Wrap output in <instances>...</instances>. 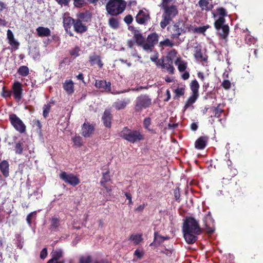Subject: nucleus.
<instances>
[{"label":"nucleus","mask_w":263,"mask_h":263,"mask_svg":"<svg viewBox=\"0 0 263 263\" xmlns=\"http://www.w3.org/2000/svg\"><path fill=\"white\" fill-rule=\"evenodd\" d=\"M183 236L188 244H193L197 240V236L201 232L199 223L193 217L186 218L182 228Z\"/></svg>","instance_id":"f257e3e1"},{"label":"nucleus","mask_w":263,"mask_h":263,"mask_svg":"<svg viewBox=\"0 0 263 263\" xmlns=\"http://www.w3.org/2000/svg\"><path fill=\"white\" fill-rule=\"evenodd\" d=\"M176 0H162L160 6L163 10L162 17L160 25L164 29L168 25L178 13L177 6L175 5Z\"/></svg>","instance_id":"f03ea898"},{"label":"nucleus","mask_w":263,"mask_h":263,"mask_svg":"<svg viewBox=\"0 0 263 263\" xmlns=\"http://www.w3.org/2000/svg\"><path fill=\"white\" fill-rule=\"evenodd\" d=\"M126 3L123 0H109L106 8L111 15L116 16L122 13L125 9Z\"/></svg>","instance_id":"7ed1b4c3"},{"label":"nucleus","mask_w":263,"mask_h":263,"mask_svg":"<svg viewBox=\"0 0 263 263\" xmlns=\"http://www.w3.org/2000/svg\"><path fill=\"white\" fill-rule=\"evenodd\" d=\"M120 136L130 143H136L143 139V136L139 130H132L124 127L120 132Z\"/></svg>","instance_id":"20e7f679"},{"label":"nucleus","mask_w":263,"mask_h":263,"mask_svg":"<svg viewBox=\"0 0 263 263\" xmlns=\"http://www.w3.org/2000/svg\"><path fill=\"white\" fill-rule=\"evenodd\" d=\"M151 104V99L148 96L141 95L136 99L135 109L139 111L143 108L148 107Z\"/></svg>","instance_id":"39448f33"},{"label":"nucleus","mask_w":263,"mask_h":263,"mask_svg":"<svg viewBox=\"0 0 263 263\" xmlns=\"http://www.w3.org/2000/svg\"><path fill=\"white\" fill-rule=\"evenodd\" d=\"M158 41V35L156 33H154L148 35L145 43L143 45V49L147 51H152Z\"/></svg>","instance_id":"423d86ee"},{"label":"nucleus","mask_w":263,"mask_h":263,"mask_svg":"<svg viewBox=\"0 0 263 263\" xmlns=\"http://www.w3.org/2000/svg\"><path fill=\"white\" fill-rule=\"evenodd\" d=\"M60 177L65 182L73 186H76L80 183L79 179L75 175L72 174H68L65 172H62Z\"/></svg>","instance_id":"0eeeda50"},{"label":"nucleus","mask_w":263,"mask_h":263,"mask_svg":"<svg viewBox=\"0 0 263 263\" xmlns=\"http://www.w3.org/2000/svg\"><path fill=\"white\" fill-rule=\"evenodd\" d=\"M12 125L16 130L20 133H23L25 130V126L21 119L16 115L12 114L9 117Z\"/></svg>","instance_id":"6e6552de"},{"label":"nucleus","mask_w":263,"mask_h":263,"mask_svg":"<svg viewBox=\"0 0 263 263\" xmlns=\"http://www.w3.org/2000/svg\"><path fill=\"white\" fill-rule=\"evenodd\" d=\"M23 88L22 85L18 81H15L12 86V92L13 97L17 101H20L23 97Z\"/></svg>","instance_id":"1a4fd4ad"},{"label":"nucleus","mask_w":263,"mask_h":263,"mask_svg":"<svg viewBox=\"0 0 263 263\" xmlns=\"http://www.w3.org/2000/svg\"><path fill=\"white\" fill-rule=\"evenodd\" d=\"M204 224L205 226V231L209 234H212L215 231V228L214 227V220L210 214H208L205 217L204 220Z\"/></svg>","instance_id":"9d476101"},{"label":"nucleus","mask_w":263,"mask_h":263,"mask_svg":"<svg viewBox=\"0 0 263 263\" xmlns=\"http://www.w3.org/2000/svg\"><path fill=\"white\" fill-rule=\"evenodd\" d=\"M95 86L102 91L110 92L111 90V83L105 80H97L95 82Z\"/></svg>","instance_id":"9b49d317"},{"label":"nucleus","mask_w":263,"mask_h":263,"mask_svg":"<svg viewBox=\"0 0 263 263\" xmlns=\"http://www.w3.org/2000/svg\"><path fill=\"white\" fill-rule=\"evenodd\" d=\"M215 27L218 32V34L222 39H226L229 32V27L228 25L221 24L219 26L216 25V22H215Z\"/></svg>","instance_id":"f8f14e48"},{"label":"nucleus","mask_w":263,"mask_h":263,"mask_svg":"<svg viewBox=\"0 0 263 263\" xmlns=\"http://www.w3.org/2000/svg\"><path fill=\"white\" fill-rule=\"evenodd\" d=\"M149 18V14L146 10H141L136 17V21L140 24H145Z\"/></svg>","instance_id":"ddd939ff"},{"label":"nucleus","mask_w":263,"mask_h":263,"mask_svg":"<svg viewBox=\"0 0 263 263\" xmlns=\"http://www.w3.org/2000/svg\"><path fill=\"white\" fill-rule=\"evenodd\" d=\"M0 171L5 177L9 176V164L7 160H3L0 162Z\"/></svg>","instance_id":"4468645a"},{"label":"nucleus","mask_w":263,"mask_h":263,"mask_svg":"<svg viewBox=\"0 0 263 263\" xmlns=\"http://www.w3.org/2000/svg\"><path fill=\"white\" fill-rule=\"evenodd\" d=\"M181 24H176L173 27L172 36L173 38H178L180 34L184 32V29L180 26Z\"/></svg>","instance_id":"2eb2a0df"},{"label":"nucleus","mask_w":263,"mask_h":263,"mask_svg":"<svg viewBox=\"0 0 263 263\" xmlns=\"http://www.w3.org/2000/svg\"><path fill=\"white\" fill-rule=\"evenodd\" d=\"M74 20L71 17L64 15L63 17V26L67 32H68L72 25L73 26Z\"/></svg>","instance_id":"dca6fc26"},{"label":"nucleus","mask_w":263,"mask_h":263,"mask_svg":"<svg viewBox=\"0 0 263 263\" xmlns=\"http://www.w3.org/2000/svg\"><path fill=\"white\" fill-rule=\"evenodd\" d=\"M217 13L219 15V17L218 20H217L215 22H216V25L219 26L221 24H224L225 22V19L224 16L227 15V12L225 9L223 8H219L217 9Z\"/></svg>","instance_id":"f3484780"},{"label":"nucleus","mask_w":263,"mask_h":263,"mask_svg":"<svg viewBox=\"0 0 263 263\" xmlns=\"http://www.w3.org/2000/svg\"><path fill=\"white\" fill-rule=\"evenodd\" d=\"M130 100L128 98H125L122 100H118L115 102L113 106L117 109L120 110L124 108L129 103Z\"/></svg>","instance_id":"a211bd4d"},{"label":"nucleus","mask_w":263,"mask_h":263,"mask_svg":"<svg viewBox=\"0 0 263 263\" xmlns=\"http://www.w3.org/2000/svg\"><path fill=\"white\" fill-rule=\"evenodd\" d=\"M73 28L74 31L78 33H82L86 31L87 27L86 26L83 25L81 21L77 20L74 21L73 24Z\"/></svg>","instance_id":"6ab92c4d"},{"label":"nucleus","mask_w":263,"mask_h":263,"mask_svg":"<svg viewBox=\"0 0 263 263\" xmlns=\"http://www.w3.org/2000/svg\"><path fill=\"white\" fill-rule=\"evenodd\" d=\"M93 131V127L91 125L84 123L82 128V135L85 137H88L92 133Z\"/></svg>","instance_id":"aec40b11"},{"label":"nucleus","mask_w":263,"mask_h":263,"mask_svg":"<svg viewBox=\"0 0 263 263\" xmlns=\"http://www.w3.org/2000/svg\"><path fill=\"white\" fill-rule=\"evenodd\" d=\"M162 67L166 69L170 73H173L174 68L173 66V61L171 60L164 59L163 60Z\"/></svg>","instance_id":"412c9836"},{"label":"nucleus","mask_w":263,"mask_h":263,"mask_svg":"<svg viewBox=\"0 0 263 263\" xmlns=\"http://www.w3.org/2000/svg\"><path fill=\"white\" fill-rule=\"evenodd\" d=\"M111 115L110 110H106L102 117V120L106 127H110L111 126Z\"/></svg>","instance_id":"4be33fe9"},{"label":"nucleus","mask_w":263,"mask_h":263,"mask_svg":"<svg viewBox=\"0 0 263 263\" xmlns=\"http://www.w3.org/2000/svg\"><path fill=\"white\" fill-rule=\"evenodd\" d=\"M63 88L68 95L72 94L74 91L73 83L72 80H66L63 83Z\"/></svg>","instance_id":"5701e85b"},{"label":"nucleus","mask_w":263,"mask_h":263,"mask_svg":"<svg viewBox=\"0 0 263 263\" xmlns=\"http://www.w3.org/2000/svg\"><path fill=\"white\" fill-rule=\"evenodd\" d=\"M175 64L178 66V70L181 72L185 71L187 68V63L180 58H178L175 60Z\"/></svg>","instance_id":"b1692460"},{"label":"nucleus","mask_w":263,"mask_h":263,"mask_svg":"<svg viewBox=\"0 0 263 263\" xmlns=\"http://www.w3.org/2000/svg\"><path fill=\"white\" fill-rule=\"evenodd\" d=\"M63 254V252L61 249H58L53 250L51 253L52 258L50 259L47 263H52V262H54V260H59L62 257Z\"/></svg>","instance_id":"393cba45"},{"label":"nucleus","mask_w":263,"mask_h":263,"mask_svg":"<svg viewBox=\"0 0 263 263\" xmlns=\"http://www.w3.org/2000/svg\"><path fill=\"white\" fill-rule=\"evenodd\" d=\"M207 143V138L205 137H201L195 142V147L198 149H203Z\"/></svg>","instance_id":"a878e982"},{"label":"nucleus","mask_w":263,"mask_h":263,"mask_svg":"<svg viewBox=\"0 0 263 263\" xmlns=\"http://www.w3.org/2000/svg\"><path fill=\"white\" fill-rule=\"evenodd\" d=\"M7 39L9 41L10 45L15 48H17L19 45L18 43L15 40L13 32L10 29L7 30Z\"/></svg>","instance_id":"bb28decb"},{"label":"nucleus","mask_w":263,"mask_h":263,"mask_svg":"<svg viewBox=\"0 0 263 263\" xmlns=\"http://www.w3.org/2000/svg\"><path fill=\"white\" fill-rule=\"evenodd\" d=\"M37 35L41 37L48 36L50 35V30L47 27H39L36 29Z\"/></svg>","instance_id":"cd10ccee"},{"label":"nucleus","mask_w":263,"mask_h":263,"mask_svg":"<svg viewBox=\"0 0 263 263\" xmlns=\"http://www.w3.org/2000/svg\"><path fill=\"white\" fill-rule=\"evenodd\" d=\"M198 5L202 10L209 11L212 9L213 6L207 0H200Z\"/></svg>","instance_id":"c85d7f7f"},{"label":"nucleus","mask_w":263,"mask_h":263,"mask_svg":"<svg viewBox=\"0 0 263 263\" xmlns=\"http://www.w3.org/2000/svg\"><path fill=\"white\" fill-rule=\"evenodd\" d=\"M142 240V235L140 234H133L129 238V240L135 245H138Z\"/></svg>","instance_id":"c756f323"},{"label":"nucleus","mask_w":263,"mask_h":263,"mask_svg":"<svg viewBox=\"0 0 263 263\" xmlns=\"http://www.w3.org/2000/svg\"><path fill=\"white\" fill-rule=\"evenodd\" d=\"M199 95H195L192 93V95L190 97V98L187 99L185 105L184 106V109H186L189 106L192 105L193 103L195 102L197 99Z\"/></svg>","instance_id":"7c9ffc66"},{"label":"nucleus","mask_w":263,"mask_h":263,"mask_svg":"<svg viewBox=\"0 0 263 263\" xmlns=\"http://www.w3.org/2000/svg\"><path fill=\"white\" fill-rule=\"evenodd\" d=\"M190 87L193 94L199 95L198 89L199 88V85L197 80H194L191 82Z\"/></svg>","instance_id":"2f4dec72"},{"label":"nucleus","mask_w":263,"mask_h":263,"mask_svg":"<svg viewBox=\"0 0 263 263\" xmlns=\"http://www.w3.org/2000/svg\"><path fill=\"white\" fill-rule=\"evenodd\" d=\"M24 148V143L23 142L19 141L16 143L14 150L16 154L20 155L23 153Z\"/></svg>","instance_id":"473e14b6"},{"label":"nucleus","mask_w":263,"mask_h":263,"mask_svg":"<svg viewBox=\"0 0 263 263\" xmlns=\"http://www.w3.org/2000/svg\"><path fill=\"white\" fill-rule=\"evenodd\" d=\"M134 38L137 44L139 46H142L143 48V45L145 43V41L142 35L140 33H135L134 35Z\"/></svg>","instance_id":"72a5a7b5"},{"label":"nucleus","mask_w":263,"mask_h":263,"mask_svg":"<svg viewBox=\"0 0 263 263\" xmlns=\"http://www.w3.org/2000/svg\"><path fill=\"white\" fill-rule=\"evenodd\" d=\"M78 19L83 22H88L91 17V15L88 12L80 13L78 15Z\"/></svg>","instance_id":"f704fd0d"},{"label":"nucleus","mask_w":263,"mask_h":263,"mask_svg":"<svg viewBox=\"0 0 263 263\" xmlns=\"http://www.w3.org/2000/svg\"><path fill=\"white\" fill-rule=\"evenodd\" d=\"M220 106V104H218L217 107L212 108L211 109L215 117L219 118L223 111V110L221 108Z\"/></svg>","instance_id":"c9c22d12"},{"label":"nucleus","mask_w":263,"mask_h":263,"mask_svg":"<svg viewBox=\"0 0 263 263\" xmlns=\"http://www.w3.org/2000/svg\"><path fill=\"white\" fill-rule=\"evenodd\" d=\"M166 239L167 237H164L160 235H157L156 234H155L154 241L152 243H151L150 245L152 246L155 243L160 245Z\"/></svg>","instance_id":"e433bc0d"},{"label":"nucleus","mask_w":263,"mask_h":263,"mask_svg":"<svg viewBox=\"0 0 263 263\" xmlns=\"http://www.w3.org/2000/svg\"><path fill=\"white\" fill-rule=\"evenodd\" d=\"M17 72L22 76H27L29 74V68L26 66H22L18 68Z\"/></svg>","instance_id":"4c0bfd02"},{"label":"nucleus","mask_w":263,"mask_h":263,"mask_svg":"<svg viewBox=\"0 0 263 263\" xmlns=\"http://www.w3.org/2000/svg\"><path fill=\"white\" fill-rule=\"evenodd\" d=\"M110 180L109 176V172L106 171L105 173H103V177L101 181V184L102 186L107 188L105 185V183L107 182Z\"/></svg>","instance_id":"58836bf2"},{"label":"nucleus","mask_w":263,"mask_h":263,"mask_svg":"<svg viewBox=\"0 0 263 263\" xmlns=\"http://www.w3.org/2000/svg\"><path fill=\"white\" fill-rule=\"evenodd\" d=\"M195 58L199 61H204L206 59L203 56L202 53L200 49L197 48L194 53Z\"/></svg>","instance_id":"ea45409f"},{"label":"nucleus","mask_w":263,"mask_h":263,"mask_svg":"<svg viewBox=\"0 0 263 263\" xmlns=\"http://www.w3.org/2000/svg\"><path fill=\"white\" fill-rule=\"evenodd\" d=\"M59 226V219L57 217H52L51 221V229L57 230Z\"/></svg>","instance_id":"a19ab883"},{"label":"nucleus","mask_w":263,"mask_h":263,"mask_svg":"<svg viewBox=\"0 0 263 263\" xmlns=\"http://www.w3.org/2000/svg\"><path fill=\"white\" fill-rule=\"evenodd\" d=\"M160 46L162 47H172L174 46V43L169 39H166L163 41L160 42Z\"/></svg>","instance_id":"79ce46f5"},{"label":"nucleus","mask_w":263,"mask_h":263,"mask_svg":"<svg viewBox=\"0 0 263 263\" xmlns=\"http://www.w3.org/2000/svg\"><path fill=\"white\" fill-rule=\"evenodd\" d=\"M50 108H51V106L49 104V103H48V104L44 105L43 108V115L44 118H46L48 116L49 111L50 110Z\"/></svg>","instance_id":"37998d69"},{"label":"nucleus","mask_w":263,"mask_h":263,"mask_svg":"<svg viewBox=\"0 0 263 263\" xmlns=\"http://www.w3.org/2000/svg\"><path fill=\"white\" fill-rule=\"evenodd\" d=\"M36 212L34 211L29 214L26 218L27 223L30 225L32 222V219L36 217Z\"/></svg>","instance_id":"c03bdc74"},{"label":"nucleus","mask_w":263,"mask_h":263,"mask_svg":"<svg viewBox=\"0 0 263 263\" xmlns=\"http://www.w3.org/2000/svg\"><path fill=\"white\" fill-rule=\"evenodd\" d=\"M109 24L113 28H117L119 25L117 20L114 17H111L109 20Z\"/></svg>","instance_id":"a18cd8bd"},{"label":"nucleus","mask_w":263,"mask_h":263,"mask_svg":"<svg viewBox=\"0 0 263 263\" xmlns=\"http://www.w3.org/2000/svg\"><path fill=\"white\" fill-rule=\"evenodd\" d=\"M174 92L177 97L183 96L184 93V88L183 87H178L175 89Z\"/></svg>","instance_id":"49530a36"},{"label":"nucleus","mask_w":263,"mask_h":263,"mask_svg":"<svg viewBox=\"0 0 263 263\" xmlns=\"http://www.w3.org/2000/svg\"><path fill=\"white\" fill-rule=\"evenodd\" d=\"M73 2L74 6L78 8L82 7L86 4L85 0H74Z\"/></svg>","instance_id":"de8ad7c7"},{"label":"nucleus","mask_w":263,"mask_h":263,"mask_svg":"<svg viewBox=\"0 0 263 263\" xmlns=\"http://www.w3.org/2000/svg\"><path fill=\"white\" fill-rule=\"evenodd\" d=\"M91 257L90 256H82L80 258V263H90Z\"/></svg>","instance_id":"09e8293b"},{"label":"nucleus","mask_w":263,"mask_h":263,"mask_svg":"<svg viewBox=\"0 0 263 263\" xmlns=\"http://www.w3.org/2000/svg\"><path fill=\"white\" fill-rule=\"evenodd\" d=\"M72 141L74 144L78 146H80L82 145V138L80 136L74 137L72 139Z\"/></svg>","instance_id":"8fccbe9b"},{"label":"nucleus","mask_w":263,"mask_h":263,"mask_svg":"<svg viewBox=\"0 0 263 263\" xmlns=\"http://www.w3.org/2000/svg\"><path fill=\"white\" fill-rule=\"evenodd\" d=\"M80 48L78 47H76L74 49H72L70 51V53L71 55L73 56L74 57H77L80 55Z\"/></svg>","instance_id":"3c124183"},{"label":"nucleus","mask_w":263,"mask_h":263,"mask_svg":"<svg viewBox=\"0 0 263 263\" xmlns=\"http://www.w3.org/2000/svg\"><path fill=\"white\" fill-rule=\"evenodd\" d=\"M207 28L208 27L205 26L196 27L194 29V32L198 33H203L206 31Z\"/></svg>","instance_id":"603ef678"},{"label":"nucleus","mask_w":263,"mask_h":263,"mask_svg":"<svg viewBox=\"0 0 263 263\" xmlns=\"http://www.w3.org/2000/svg\"><path fill=\"white\" fill-rule=\"evenodd\" d=\"M176 53L177 52L175 50H171L170 52H169L165 59L167 60H171L173 61V59L176 56Z\"/></svg>","instance_id":"864d4df0"},{"label":"nucleus","mask_w":263,"mask_h":263,"mask_svg":"<svg viewBox=\"0 0 263 263\" xmlns=\"http://www.w3.org/2000/svg\"><path fill=\"white\" fill-rule=\"evenodd\" d=\"M90 59V62L92 64H95L96 62L98 61L100 58L99 56L94 54L93 55H91L89 58Z\"/></svg>","instance_id":"5fc2aeb1"},{"label":"nucleus","mask_w":263,"mask_h":263,"mask_svg":"<svg viewBox=\"0 0 263 263\" xmlns=\"http://www.w3.org/2000/svg\"><path fill=\"white\" fill-rule=\"evenodd\" d=\"M221 85L224 89H229L231 87V82L229 80H224Z\"/></svg>","instance_id":"6e6d98bb"},{"label":"nucleus","mask_w":263,"mask_h":263,"mask_svg":"<svg viewBox=\"0 0 263 263\" xmlns=\"http://www.w3.org/2000/svg\"><path fill=\"white\" fill-rule=\"evenodd\" d=\"M133 20V17L130 15H126L124 19V22L128 25L131 24Z\"/></svg>","instance_id":"4d7b16f0"},{"label":"nucleus","mask_w":263,"mask_h":263,"mask_svg":"<svg viewBox=\"0 0 263 263\" xmlns=\"http://www.w3.org/2000/svg\"><path fill=\"white\" fill-rule=\"evenodd\" d=\"M143 125L145 128L148 129L151 125V119L149 118L145 119L143 122Z\"/></svg>","instance_id":"13d9d810"},{"label":"nucleus","mask_w":263,"mask_h":263,"mask_svg":"<svg viewBox=\"0 0 263 263\" xmlns=\"http://www.w3.org/2000/svg\"><path fill=\"white\" fill-rule=\"evenodd\" d=\"M47 255V250L46 248H44L41 252L40 257L42 259H44Z\"/></svg>","instance_id":"bf43d9fd"},{"label":"nucleus","mask_w":263,"mask_h":263,"mask_svg":"<svg viewBox=\"0 0 263 263\" xmlns=\"http://www.w3.org/2000/svg\"><path fill=\"white\" fill-rule=\"evenodd\" d=\"M12 94V91L3 90L2 96L3 97L7 98V97H10Z\"/></svg>","instance_id":"052dcab7"},{"label":"nucleus","mask_w":263,"mask_h":263,"mask_svg":"<svg viewBox=\"0 0 263 263\" xmlns=\"http://www.w3.org/2000/svg\"><path fill=\"white\" fill-rule=\"evenodd\" d=\"M134 255L136 256L138 258L141 259L143 255V253L137 249L135 251Z\"/></svg>","instance_id":"680f3d73"},{"label":"nucleus","mask_w":263,"mask_h":263,"mask_svg":"<svg viewBox=\"0 0 263 263\" xmlns=\"http://www.w3.org/2000/svg\"><path fill=\"white\" fill-rule=\"evenodd\" d=\"M125 196L126 197V199L128 200V204H133L132 201V195L130 193H125Z\"/></svg>","instance_id":"e2e57ef3"},{"label":"nucleus","mask_w":263,"mask_h":263,"mask_svg":"<svg viewBox=\"0 0 263 263\" xmlns=\"http://www.w3.org/2000/svg\"><path fill=\"white\" fill-rule=\"evenodd\" d=\"M183 73L181 75V78L184 80H187L190 77V73L188 71H185L183 72Z\"/></svg>","instance_id":"0e129e2a"},{"label":"nucleus","mask_w":263,"mask_h":263,"mask_svg":"<svg viewBox=\"0 0 263 263\" xmlns=\"http://www.w3.org/2000/svg\"><path fill=\"white\" fill-rule=\"evenodd\" d=\"M33 125L39 129H41L42 125L40 121L38 120L33 121Z\"/></svg>","instance_id":"69168bd1"},{"label":"nucleus","mask_w":263,"mask_h":263,"mask_svg":"<svg viewBox=\"0 0 263 263\" xmlns=\"http://www.w3.org/2000/svg\"><path fill=\"white\" fill-rule=\"evenodd\" d=\"M57 3L61 5H67L69 3V0H55Z\"/></svg>","instance_id":"338daca9"},{"label":"nucleus","mask_w":263,"mask_h":263,"mask_svg":"<svg viewBox=\"0 0 263 263\" xmlns=\"http://www.w3.org/2000/svg\"><path fill=\"white\" fill-rule=\"evenodd\" d=\"M226 157L228 158V160L226 161L227 165L229 167L232 166V163L230 159H229V153H226Z\"/></svg>","instance_id":"774afa93"}]
</instances>
